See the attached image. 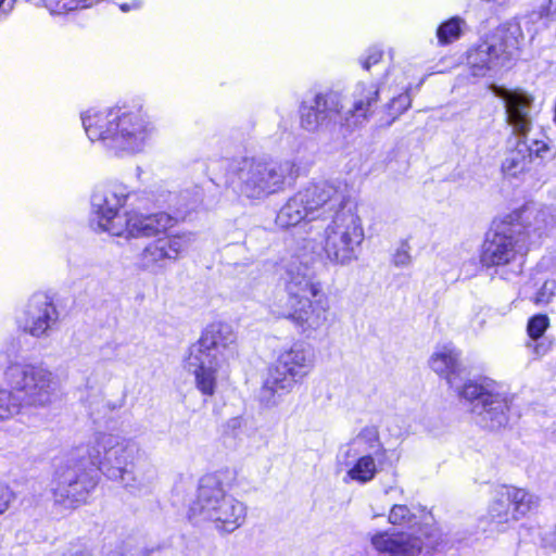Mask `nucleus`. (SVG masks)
<instances>
[{
    "label": "nucleus",
    "instance_id": "nucleus-1",
    "mask_svg": "<svg viewBox=\"0 0 556 556\" xmlns=\"http://www.w3.org/2000/svg\"><path fill=\"white\" fill-rule=\"evenodd\" d=\"M328 222L324 252L332 265L348 266L358 260L365 238L362 218L348 185L339 180H312L281 206L276 225L287 229L301 223Z\"/></svg>",
    "mask_w": 556,
    "mask_h": 556
},
{
    "label": "nucleus",
    "instance_id": "nucleus-2",
    "mask_svg": "<svg viewBox=\"0 0 556 556\" xmlns=\"http://www.w3.org/2000/svg\"><path fill=\"white\" fill-rule=\"evenodd\" d=\"M129 188L119 182H112L97 188L91 195L90 224L97 231L116 237L149 238L165 233L178 218L193 211L201 203L200 191L192 200L181 194L182 202L177 204V217L165 212L142 214L136 211L123 212L130 197Z\"/></svg>",
    "mask_w": 556,
    "mask_h": 556
},
{
    "label": "nucleus",
    "instance_id": "nucleus-3",
    "mask_svg": "<svg viewBox=\"0 0 556 556\" xmlns=\"http://www.w3.org/2000/svg\"><path fill=\"white\" fill-rule=\"evenodd\" d=\"M429 366L470 404L482 427L498 430L508 424L514 396L505 386L491 379L464 380L460 352L453 344L438 346L429 358Z\"/></svg>",
    "mask_w": 556,
    "mask_h": 556
},
{
    "label": "nucleus",
    "instance_id": "nucleus-4",
    "mask_svg": "<svg viewBox=\"0 0 556 556\" xmlns=\"http://www.w3.org/2000/svg\"><path fill=\"white\" fill-rule=\"evenodd\" d=\"M509 219L485 239L480 255L481 264L494 268V273L505 280H511L522 271L528 247L556 225V217L548 208L526 207Z\"/></svg>",
    "mask_w": 556,
    "mask_h": 556
},
{
    "label": "nucleus",
    "instance_id": "nucleus-5",
    "mask_svg": "<svg viewBox=\"0 0 556 556\" xmlns=\"http://www.w3.org/2000/svg\"><path fill=\"white\" fill-rule=\"evenodd\" d=\"M90 141L100 142L115 155H134L144 150L155 134V125L139 103L109 109H89L80 115Z\"/></svg>",
    "mask_w": 556,
    "mask_h": 556
},
{
    "label": "nucleus",
    "instance_id": "nucleus-6",
    "mask_svg": "<svg viewBox=\"0 0 556 556\" xmlns=\"http://www.w3.org/2000/svg\"><path fill=\"white\" fill-rule=\"evenodd\" d=\"M282 280L287 302L276 314L288 319L305 338H315L329 321L330 299L323 283L313 267L298 257L287 264Z\"/></svg>",
    "mask_w": 556,
    "mask_h": 556
},
{
    "label": "nucleus",
    "instance_id": "nucleus-7",
    "mask_svg": "<svg viewBox=\"0 0 556 556\" xmlns=\"http://www.w3.org/2000/svg\"><path fill=\"white\" fill-rule=\"evenodd\" d=\"M238 356L237 333L231 325L214 321L205 327L200 339L189 348L185 368L193 375L197 389L212 396L217 379L230 361Z\"/></svg>",
    "mask_w": 556,
    "mask_h": 556
},
{
    "label": "nucleus",
    "instance_id": "nucleus-8",
    "mask_svg": "<svg viewBox=\"0 0 556 556\" xmlns=\"http://www.w3.org/2000/svg\"><path fill=\"white\" fill-rule=\"evenodd\" d=\"M190 518L208 521L217 531L231 533L244 523L247 506L226 492L217 475H205L190 507Z\"/></svg>",
    "mask_w": 556,
    "mask_h": 556
},
{
    "label": "nucleus",
    "instance_id": "nucleus-9",
    "mask_svg": "<svg viewBox=\"0 0 556 556\" xmlns=\"http://www.w3.org/2000/svg\"><path fill=\"white\" fill-rule=\"evenodd\" d=\"M314 362V350L303 341H295L282 350L260 389V403L266 408L279 405L294 386L312 371Z\"/></svg>",
    "mask_w": 556,
    "mask_h": 556
},
{
    "label": "nucleus",
    "instance_id": "nucleus-10",
    "mask_svg": "<svg viewBox=\"0 0 556 556\" xmlns=\"http://www.w3.org/2000/svg\"><path fill=\"white\" fill-rule=\"evenodd\" d=\"M292 161H265L244 157L236 167L233 189L250 200H263L283 190L286 180L293 174Z\"/></svg>",
    "mask_w": 556,
    "mask_h": 556
},
{
    "label": "nucleus",
    "instance_id": "nucleus-11",
    "mask_svg": "<svg viewBox=\"0 0 556 556\" xmlns=\"http://www.w3.org/2000/svg\"><path fill=\"white\" fill-rule=\"evenodd\" d=\"M88 457L106 478L132 488L134 460L138 453L135 442L119 434L97 432L88 445Z\"/></svg>",
    "mask_w": 556,
    "mask_h": 556
},
{
    "label": "nucleus",
    "instance_id": "nucleus-12",
    "mask_svg": "<svg viewBox=\"0 0 556 556\" xmlns=\"http://www.w3.org/2000/svg\"><path fill=\"white\" fill-rule=\"evenodd\" d=\"M3 380L12 390L22 392L35 407L51 405L60 391L56 376L42 364L10 361L3 370Z\"/></svg>",
    "mask_w": 556,
    "mask_h": 556
},
{
    "label": "nucleus",
    "instance_id": "nucleus-13",
    "mask_svg": "<svg viewBox=\"0 0 556 556\" xmlns=\"http://www.w3.org/2000/svg\"><path fill=\"white\" fill-rule=\"evenodd\" d=\"M520 28L503 25L467 51V65L475 77H484L502 68L518 48Z\"/></svg>",
    "mask_w": 556,
    "mask_h": 556
},
{
    "label": "nucleus",
    "instance_id": "nucleus-14",
    "mask_svg": "<svg viewBox=\"0 0 556 556\" xmlns=\"http://www.w3.org/2000/svg\"><path fill=\"white\" fill-rule=\"evenodd\" d=\"M493 93L504 101L507 122L513 127L514 132L523 137L522 140L527 141L530 161L533 156L542 161L554 159L556 152L547 141L527 139L536 115L532 96L519 89L510 90L500 86L493 87Z\"/></svg>",
    "mask_w": 556,
    "mask_h": 556
},
{
    "label": "nucleus",
    "instance_id": "nucleus-15",
    "mask_svg": "<svg viewBox=\"0 0 556 556\" xmlns=\"http://www.w3.org/2000/svg\"><path fill=\"white\" fill-rule=\"evenodd\" d=\"M493 93L504 101L507 122L513 127L514 132L523 137L522 140L527 141L530 161L533 156L542 161L554 159L556 152L547 141L527 139L536 115L532 96L519 89L510 90L500 86L493 87Z\"/></svg>",
    "mask_w": 556,
    "mask_h": 556
},
{
    "label": "nucleus",
    "instance_id": "nucleus-16",
    "mask_svg": "<svg viewBox=\"0 0 556 556\" xmlns=\"http://www.w3.org/2000/svg\"><path fill=\"white\" fill-rule=\"evenodd\" d=\"M370 543L378 553L390 556H418L430 553L440 543L438 531L429 526L412 528L406 532L377 531L370 535Z\"/></svg>",
    "mask_w": 556,
    "mask_h": 556
},
{
    "label": "nucleus",
    "instance_id": "nucleus-17",
    "mask_svg": "<svg viewBox=\"0 0 556 556\" xmlns=\"http://www.w3.org/2000/svg\"><path fill=\"white\" fill-rule=\"evenodd\" d=\"M53 488L54 501L67 508L85 503L97 485L94 470L84 462L68 459L58 468Z\"/></svg>",
    "mask_w": 556,
    "mask_h": 556
},
{
    "label": "nucleus",
    "instance_id": "nucleus-18",
    "mask_svg": "<svg viewBox=\"0 0 556 556\" xmlns=\"http://www.w3.org/2000/svg\"><path fill=\"white\" fill-rule=\"evenodd\" d=\"M195 239V233L190 231L157 237L140 252L138 266L152 274H162L192 247Z\"/></svg>",
    "mask_w": 556,
    "mask_h": 556
},
{
    "label": "nucleus",
    "instance_id": "nucleus-19",
    "mask_svg": "<svg viewBox=\"0 0 556 556\" xmlns=\"http://www.w3.org/2000/svg\"><path fill=\"white\" fill-rule=\"evenodd\" d=\"M350 126V117L343 114V97L339 92L317 93L300 106V126L308 132L319 131L330 125Z\"/></svg>",
    "mask_w": 556,
    "mask_h": 556
},
{
    "label": "nucleus",
    "instance_id": "nucleus-20",
    "mask_svg": "<svg viewBox=\"0 0 556 556\" xmlns=\"http://www.w3.org/2000/svg\"><path fill=\"white\" fill-rule=\"evenodd\" d=\"M59 320L60 311L53 298L47 293H35L28 300L16 323L24 333L42 339L50 337L58 327Z\"/></svg>",
    "mask_w": 556,
    "mask_h": 556
},
{
    "label": "nucleus",
    "instance_id": "nucleus-21",
    "mask_svg": "<svg viewBox=\"0 0 556 556\" xmlns=\"http://www.w3.org/2000/svg\"><path fill=\"white\" fill-rule=\"evenodd\" d=\"M539 497L514 486L504 488L489 509V517L497 531H505L510 520H518L538 507Z\"/></svg>",
    "mask_w": 556,
    "mask_h": 556
},
{
    "label": "nucleus",
    "instance_id": "nucleus-22",
    "mask_svg": "<svg viewBox=\"0 0 556 556\" xmlns=\"http://www.w3.org/2000/svg\"><path fill=\"white\" fill-rule=\"evenodd\" d=\"M379 97V88L376 84L358 83L353 92V105L351 109L344 110L343 114L350 117V126L367 119L372 112Z\"/></svg>",
    "mask_w": 556,
    "mask_h": 556
},
{
    "label": "nucleus",
    "instance_id": "nucleus-23",
    "mask_svg": "<svg viewBox=\"0 0 556 556\" xmlns=\"http://www.w3.org/2000/svg\"><path fill=\"white\" fill-rule=\"evenodd\" d=\"M358 454H371L378 457V459L387 458V448L380 441L379 432L376 427L367 426L363 428L346 446L345 451L342 452L345 458Z\"/></svg>",
    "mask_w": 556,
    "mask_h": 556
},
{
    "label": "nucleus",
    "instance_id": "nucleus-24",
    "mask_svg": "<svg viewBox=\"0 0 556 556\" xmlns=\"http://www.w3.org/2000/svg\"><path fill=\"white\" fill-rule=\"evenodd\" d=\"M354 457L353 463L345 460V465L350 466L346 478L359 484L372 481L386 462V459H378L371 454H358Z\"/></svg>",
    "mask_w": 556,
    "mask_h": 556
},
{
    "label": "nucleus",
    "instance_id": "nucleus-25",
    "mask_svg": "<svg viewBox=\"0 0 556 556\" xmlns=\"http://www.w3.org/2000/svg\"><path fill=\"white\" fill-rule=\"evenodd\" d=\"M530 164L527 141L519 140L516 148L506 153L502 163V172L506 177L517 178L529 170Z\"/></svg>",
    "mask_w": 556,
    "mask_h": 556
},
{
    "label": "nucleus",
    "instance_id": "nucleus-26",
    "mask_svg": "<svg viewBox=\"0 0 556 556\" xmlns=\"http://www.w3.org/2000/svg\"><path fill=\"white\" fill-rule=\"evenodd\" d=\"M548 325V317L542 314L531 317L528 321L527 332L532 341L528 342L527 346L532 349L535 355H544L549 348V345L544 342H535L544 334Z\"/></svg>",
    "mask_w": 556,
    "mask_h": 556
},
{
    "label": "nucleus",
    "instance_id": "nucleus-27",
    "mask_svg": "<svg viewBox=\"0 0 556 556\" xmlns=\"http://www.w3.org/2000/svg\"><path fill=\"white\" fill-rule=\"evenodd\" d=\"M464 26L465 21L458 16L451 17L441 23L437 29L438 43L440 46H446L458 40Z\"/></svg>",
    "mask_w": 556,
    "mask_h": 556
},
{
    "label": "nucleus",
    "instance_id": "nucleus-28",
    "mask_svg": "<svg viewBox=\"0 0 556 556\" xmlns=\"http://www.w3.org/2000/svg\"><path fill=\"white\" fill-rule=\"evenodd\" d=\"M20 412V404L9 389L0 388V424L10 420Z\"/></svg>",
    "mask_w": 556,
    "mask_h": 556
},
{
    "label": "nucleus",
    "instance_id": "nucleus-29",
    "mask_svg": "<svg viewBox=\"0 0 556 556\" xmlns=\"http://www.w3.org/2000/svg\"><path fill=\"white\" fill-rule=\"evenodd\" d=\"M416 516L410 511L406 505H393L389 514V521L395 526H410V529L416 525Z\"/></svg>",
    "mask_w": 556,
    "mask_h": 556
},
{
    "label": "nucleus",
    "instance_id": "nucleus-30",
    "mask_svg": "<svg viewBox=\"0 0 556 556\" xmlns=\"http://www.w3.org/2000/svg\"><path fill=\"white\" fill-rule=\"evenodd\" d=\"M410 106V98L408 93H402L391 100L388 104L389 115L395 119L399 115L405 112Z\"/></svg>",
    "mask_w": 556,
    "mask_h": 556
},
{
    "label": "nucleus",
    "instance_id": "nucleus-31",
    "mask_svg": "<svg viewBox=\"0 0 556 556\" xmlns=\"http://www.w3.org/2000/svg\"><path fill=\"white\" fill-rule=\"evenodd\" d=\"M556 289V282L554 280L545 281L540 290L535 293L533 302L535 304L548 303Z\"/></svg>",
    "mask_w": 556,
    "mask_h": 556
},
{
    "label": "nucleus",
    "instance_id": "nucleus-32",
    "mask_svg": "<svg viewBox=\"0 0 556 556\" xmlns=\"http://www.w3.org/2000/svg\"><path fill=\"white\" fill-rule=\"evenodd\" d=\"M409 245L402 242L393 255V263L397 267H406L410 264Z\"/></svg>",
    "mask_w": 556,
    "mask_h": 556
},
{
    "label": "nucleus",
    "instance_id": "nucleus-33",
    "mask_svg": "<svg viewBox=\"0 0 556 556\" xmlns=\"http://www.w3.org/2000/svg\"><path fill=\"white\" fill-rule=\"evenodd\" d=\"M250 420L243 417H235L228 420L227 427L230 429L236 437L242 435L250 426Z\"/></svg>",
    "mask_w": 556,
    "mask_h": 556
},
{
    "label": "nucleus",
    "instance_id": "nucleus-34",
    "mask_svg": "<svg viewBox=\"0 0 556 556\" xmlns=\"http://www.w3.org/2000/svg\"><path fill=\"white\" fill-rule=\"evenodd\" d=\"M13 500V491L8 485L0 483V516L9 509Z\"/></svg>",
    "mask_w": 556,
    "mask_h": 556
},
{
    "label": "nucleus",
    "instance_id": "nucleus-35",
    "mask_svg": "<svg viewBox=\"0 0 556 556\" xmlns=\"http://www.w3.org/2000/svg\"><path fill=\"white\" fill-rule=\"evenodd\" d=\"M78 8H79V0H58L54 5L49 7L51 12L58 13V14L73 11Z\"/></svg>",
    "mask_w": 556,
    "mask_h": 556
},
{
    "label": "nucleus",
    "instance_id": "nucleus-36",
    "mask_svg": "<svg viewBox=\"0 0 556 556\" xmlns=\"http://www.w3.org/2000/svg\"><path fill=\"white\" fill-rule=\"evenodd\" d=\"M382 52L379 49H371L364 60H362V66L364 70H369L372 65L380 62Z\"/></svg>",
    "mask_w": 556,
    "mask_h": 556
},
{
    "label": "nucleus",
    "instance_id": "nucleus-37",
    "mask_svg": "<svg viewBox=\"0 0 556 556\" xmlns=\"http://www.w3.org/2000/svg\"><path fill=\"white\" fill-rule=\"evenodd\" d=\"M541 17H556V0H547L540 7Z\"/></svg>",
    "mask_w": 556,
    "mask_h": 556
},
{
    "label": "nucleus",
    "instance_id": "nucleus-38",
    "mask_svg": "<svg viewBox=\"0 0 556 556\" xmlns=\"http://www.w3.org/2000/svg\"><path fill=\"white\" fill-rule=\"evenodd\" d=\"M67 556H92L90 551L86 546L77 545L73 546Z\"/></svg>",
    "mask_w": 556,
    "mask_h": 556
},
{
    "label": "nucleus",
    "instance_id": "nucleus-39",
    "mask_svg": "<svg viewBox=\"0 0 556 556\" xmlns=\"http://www.w3.org/2000/svg\"><path fill=\"white\" fill-rule=\"evenodd\" d=\"M115 556H143L142 552L136 548H123Z\"/></svg>",
    "mask_w": 556,
    "mask_h": 556
},
{
    "label": "nucleus",
    "instance_id": "nucleus-40",
    "mask_svg": "<svg viewBox=\"0 0 556 556\" xmlns=\"http://www.w3.org/2000/svg\"><path fill=\"white\" fill-rule=\"evenodd\" d=\"M485 325V318L480 317L479 315L476 316V319L472 321V328L475 331H480L483 329Z\"/></svg>",
    "mask_w": 556,
    "mask_h": 556
},
{
    "label": "nucleus",
    "instance_id": "nucleus-41",
    "mask_svg": "<svg viewBox=\"0 0 556 556\" xmlns=\"http://www.w3.org/2000/svg\"><path fill=\"white\" fill-rule=\"evenodd\" d=\"M90 415H91L94 419H97V418H98V417L96 416V410H94L92 407H90Z\"/></svg>",
    "mask_w": 556,
    "mask_h": 556
},
{
    "label": "nucleus",
    "instance_id": "nucleus-42",
    "mask_svg": "<svg viewBox=\"0 0 556 556\" xmlns=\"http://www.w3.org/2000/svg\"><path fill=\"white\" fill-rule=\"evenodd\" d=\"M381 515H382V513H377V511H374V510H372V517H374V518H375V517H378V516H381Z\"/></svg>",
    "mask_w": 556,
    "mask_h": 556
},
{
    "label": "nucleus",
    "instance_id": "nucleus-43",
    "mask_svg": "<svg viewBox=\"0 0 556 556\" xmlns=\"http://www.w3.org/2000/svg\"><path fill=\"white\" fill-rule=\"evenodd\" d=\"M101 403H103V400L102 399H98L97 400V404H101Z\"/></svg>",
    "mask_w": 556,
    "mask_h": 556
},
{
    "label": "nucleus",
    "instance_id": "nucleus-44",
    "mask_svg": "<svg viewBox=\"0 0 556 556\" xmlns=\"http://www.w3.org/2000/svg\"><path fill=\"white\" fill-rule=\"evenodd\" d=\"M4 0H0V5L3 3Z\"/></svg>",
    "mask_w": 556,
    "mask_h": 556
}]
</instances>
